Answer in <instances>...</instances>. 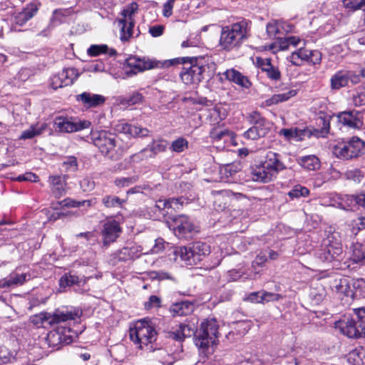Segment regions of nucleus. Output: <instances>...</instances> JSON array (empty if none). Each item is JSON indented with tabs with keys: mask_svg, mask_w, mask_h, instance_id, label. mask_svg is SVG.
Returning a JSON list of instances; mask_svg holds the SVG:
<instances>
[{
	"mask_svg": "<svg viewBox=\"0 0 365 365\" xmlns=\"http://www.w3.org/2000/svg\"><path fill=\"white\" fill-rule=\"evenodd\" d=\"M91 139L102 154L113 160L120 159L130 147L119 136L105 130L92 132Z\"/></svg>",
	"mask_w": 365,
	"mask_h": 365,
	"instance_id": "1",
	"label": "nucleus"
},
{
	"mask_svg": "<svg viewBox=\"0 0 365 365\" xmlns=\"http://www.w3.org/2000/svg\"><path fill=\"white\" fill-rule=\"evenodd\" d=\"M130 338L139 349H151L149 345L155 341L157 331L150 320L141 319L130 328Z\"/></svg>",
	"mask_w": 365,
	"mask_h": 365,
	"instance_id": "2",
	"label": "nucleus"
},
{
	"mask_svg": "<svg viewBox=\"0 0 365 365\" xmlns=\"http://www.w3.org/2000/svg\"><path fill=\"white\" fill-rule=\"evenodd\" d=\"M218 336V325L214 319L202 322L195 338V345L205 354L212 353L213 346Z\"/></svg>",
	"mask_w": 365,
	"mask_h": 365,
	"instance_id": "3",
	"label": "nucleus"
},
{
	"mask_svg": "<svg viewBox=\"0 0 365 365\" xmlns=\"http://www.w3.org/2000/svg\"><path fill=\"white\" fill-rule=\"evenodd\" d=\"M179 62V60L177 59L159 61L132 56L126 60L125 73L128 76H133L147 69L168 68L171 67L173 63Z\"/></svg>",
	"mask_w": 365,
	"mask_h": 365,
	"instance_id": "4",
	"label": "nucleus"
},
{
	"mask_svg": "<svg viewBox=\"0 0 365 365\" xmlns=\"http://www.w3.org/2000/svg\"><path fill=\"white\" fill-rule=\"evenodd\" d=\"M248 23L242 21L222 29L220 43L221 46H237L243 43L249 36Z\"/></svg>",
	"mask_w": 365,
	"mask_h": 365,
	"instance_id": "5",
	"label": "nucleus"
},
{
	"mask_svg": "<svg viewBox=\"0 0 365 365\" xmlns=\"http://www.w3.org/2000/svg\"><path fill=\"white\" fill-rule=\"evenodd\" d=\"M174 59L179 60V63H175L171 66L179 64H190L189 67L184 66L180 73V78L182 82L187 85L198 84L203 78L205 67L197 63L195 57H179Z\"/></svg>",
	"mask_w": 365,
	"mask_h": 365,
	"instance_id": "6",
	"label": "nucleus"
},
{
	"mask_svg": "<svg viewBox=\"0 0 365 365\" xmlns=\"http://www.w3.org/2000/svg\"><path fill=\"white\" fill-rule=\"evenodd\" d=\"M210 253L209 246L201 242H196L190 247H180L175 252V255L179 257L186 264L195 265Z\"/></svg>",
	"mask_w": 365,
	"mask_h": 365,
	"instance_id": "7",
	"label": "nucleus"
},
{
	"mask_svg": "<svg viewBox=\"0 0 365 365\" xmlns=\"http://www.w3.org/2000/svg\"><path fill=\"white\" fill-rule=\"evenodd\" d=\"M138 10V5L133 2L127 5L121 11L122 18L117 20L120 28V39L125 43L133 36L135 25V16Z\"/></svg>",
	"mask_w": 365,
	"mask_h": 365,
	"instance_id": "8",
	"label": "nucleus"
},
{
	"mask_svg": "<svg viewBox=\"0 0 365 365\" xmlns=\"http://www.w3.org/2000/svg\"><path fill=\"white\" fill-rule=\"evenodd\" d=\"M364 142L357 137L350 140L339 142L333 148V154L338 158L349 160L358 157L362 153Z\"/></svg>",
	"mask_w": 365,
	"mask_h": 365,
	"instance_id": "9",
	"label": "nucleus"
},
{
	"mask_svg": "<svg viewBox=\"0 0 365 365\" xmlns=\"http://www.w3.org/2000/svg\"><path fill=\"white\" fill-rule=\"evenodd\" d=\"M91 125L88 120H74L71 118L58 116L54 120L53 127L61 133H73L88 128Z\"/></svg>",
	"mask_w": 365,
	"mask_h": 365,
	"instance_id": "10",
	"label": "nucleus"
},
{
	"mask_svg": "<svg viewBox=\"0 0 365 365\" xmlns=\"http://www.w3.org/2000/svg\"><path fill=\"white\" fill-rule=\"evenodd\" d=\"M175 235L179 238H190L198 232V228L185 215H180L175 220Z\"/></svg>",
	"mask_w": 365,
	"mask_h": 365,
	"instance_id": "11",
	"label": "nucleus"
},
{
	"mask_svg": "<svg viewBox=\"0 0 365 365\" xmlns=\"http://www.w3.org/2000/svg\"><path fill=\"white\" fill-rule=\"evenodd\" d=\"M79 73L74 68H65L51 78V86L53 89H57L64 86L73 84L77 79Z\"/></svg>",
	"mask_w": 365,
	"mask_h": 365,
	"instance_id": "12",
	"label": "nucleus"
},
{
	"mask_svg": "<svg viewBox=\"0 0 365 365\" xmlns=\"http://www.w3.org/2000/svg\"><path fill=\"white\" fill-rule=\"evenodd\" d=\"M324 247L318 252V257L324 262L339 260L342 254L341 245L338 242H331L329 239L324 241Z\"/></svg>",
	"mask_w": 365,
	"mask_h": 365,
	"instance_id": "13",
	"label": "nucleus"
},
{
	"mask_svg": "<svg viewBox=\"0 0 365 365\" xmlns=\"http://www.w3.org/2000/svg\"><path fill=\"white\" fill-rule=\"evenodd\" d=\"M357 322L356 321L354 313L349 317L344 316L341 319L336 322L335 329L344 335L349 338H358L360 336V332L356 327Z\"/></svg>",
	"mask_w": 365,
	"mask_h": 365,
	"instance_id": "14",
	"label": "nucleus"
},
{
	"mask_svg": "<svg viewBox=\"0 0 365 365\" xmlns=\"http://www.w3.org/2000/svg\"><path fill=\"white\" fill-rule=\"evenodd\" d=\"M267 32L270 37L276 38L280 46H297L302 41V39L297 36H279L277 21L267 24Z\"/></svg>",
	"mask_w": 365,
	"mask_h": 365,
	"instance_id": "15",
	"label": "nucleus"
},
{
	"mask_svg": "<svg viewBox=\"0 0 365 365\" xmlns=\"http://www.w3.org/2000/svg\"><path fill=\"white\" fill-rule=\"evenodd\" d=\"M289 58L292 64L300 66L305 61L317 63L320 60V56L316 51H312L307 49V47H300L292 53Z\"/></svg>",
	"mask_w": 365,
	"mask_h": 365,
	"instance_id": "16",
	"label": "nucleus"
},
{
	"mask_svg": "<svg viewBox=\"0 0 365 365\" xmlns=\"http://www.w3.org/2000/svg\"><path fill=\"white\" fill-rule=\"evenodd\" d=\"M121 232L119 223L112 219L108 220L103 225L102 231L104 245H108L115 241Z\"/></svg>",
	"mask_w": 365,
	"mask_h": 365,
	"instance_id": "17",
	"label": "nucleus"
},
{
	"mask_svg": "<svg viewBox=\"0 0 365 365\" xmlns=\"http://www.w3.org/2000/svg\"><path fill=\"white\" fill-rule=\"evenodd\" d=\"M76 98L78 102L81 103L86 108H96L102 106L106 101L103 96L90 92H83L77 95Z\"/></svg>",
	"mask_w": 365,
	"mask_h": 365,
	"instance_id": "18",
	"label": "nucleus"
},
{
	"mask_svg": "<svg viewBox=\"0 0 365 365\" xmlns=\"http://www.w3.org/2000/svg\"><path fill=\"white\" fill-rule=\"evenodd\" d=\"M251 175L254 181L267 183L272 181L277 176V174L271 170H268L261 162L259 165L252 168Z\"/></svg>",
	"mask_w": 365,
	"mask_h": 365,
	"instance_id": "19",
	"label": "nucleus"
},
{
	"mask_svg": "<svg viewBox=\"0 0 365 365\" xmlns=\"http://www.w3.org/2000/svg\"><path fill=\"white\" fill-rule=\"evenodd\" d=\"M339 122L352 128H360L363 125L361 115L356 110L344 111L337 115Z\"/></svg>",
	"mask_w": 365,
	"mask_h": 365,
	"instance_id": "20",
	"label": "nucleus"
},
{
	"mask_svg": "<svg viewBox=\"0 0 365 365\" xmlns=\"http://www.w3.org/2000/svg\"><path fill=\"white\" fill-rule=\"evenodd\" d=\"M262 163H264V165L268 170H271L277 175L279 171L285 168L284 163L279 158V155L271 150L266 152L264 160Z\"/></svg>",
	"mask_w": 365,
	"mask_h": 365,
	"instance_id": "21",
	"label": "nucleus"
},
{
	"mask_svg": "<svg viewBox=\"0 0 365 365\" xmlns=\"http://www.w3.org/2000/svg\"><path fill=\"white\" fill-rule=\"evenodd\" d=\"M71 11L69 9H56L53 11L50 24L46 29H43L40 34V36H47L52 29L65 21V19L69 16Z\"/></svg>",
	"mask_w": 365,
	"mask_h": 365,
	"instance_id": "22",
	"label": "nucleus"
},
{
	"mask_svg": "<svg viewBox=\"0 0 365 365\" xmlns=\"http://www.w3.org/2000/svg\"><path fill=\"white\" fill-rule=\"evenodd\" d=\"M117 130L133 137L148 136L150 131L145 128L138 127L128 123H120L117 125Z\"/></svg>",
	"mask_w": 365,
	"mask_h": 365,
	"instance_id": "23",
	"label": "nucleus"
},
{
	"mask_svg": "<svg viewBox=\"0 0 365 365\" xmlns=\"http://www.w3.org/2000/svg\"><path fill=\"white\" fill-rule=\"evenodd\" d=\"M38 10V8L36 4H29L26 8L14 16V23L19 26H23L36 15Z\"/></svg>",
	"mask_w": 365,
	"mask_h": 365,
	"instance_id": "24",
	"label": "nucleus"
},
{
	"mask_svg": "<svg viewBox=\"0 0 365 365\" xmlns=\"http://www.w3.org/2000/svg\"><path fill=\"white\" fill-rule=\"evenodd\" d=\"M269 125H253L243 134L248 140H257L264 137L269 131Z\"/></svg>",
	"mask_w": 365,
	"mask_h": 365,
	"instance_id": "25",
	"label": "nucleus"
},
{
	"mask_svg": "<svg viewBox=\"0 0 365 365\" xmlns=\"http://www.w3.org/2000/svg\"><path fill=\"white\" fill-rule=\"evenodd\" d=\"M225 76L227 80L243 88H248L251 86V83L248 78L235 69L227 70L225 72Z\"/></svg>",
	"mask_w": 365,
	"mask_h": 365,
	"instance_id": "26",
	"label": "nucleus"
},
{
	"mask_svg": "<svg viewBox=\"0 0 365 365\" xmlns=\"http://www.w3.org/2000/svg\"><path fill=\"white\" fill-rule=\"evenodd\" d=\"M26 279V274L11 273L0 280V288H8L21 285Z\"/></svg>",
	"mask_w": 365,
	"mask_h": 365,
	"instance_id": "27",
	"label": "nucleus"
},
{
	"mask_svg": "<svg viewBox=\"0 0 365 365\" xmlns=\"http://www.w3.org/2000/svg\"><path fill=\"white\" fill-rule=\"evenodd\" d=\"M194 305L192 303L184 301L173 304L170 308V312L175 316H184L187 315L193 311Z\"/></svg>",
	"mask_w": 365,
	"mask_h": 365,
	"instance_id": "28",
	"label": "nucleus"
},
{
	"mask_svg": "<svg viewBox=\"0 0 365 365\" xmlns=\"http://www.w3.org/2000/svg\"><path fill=\"white\" fill-rule=\"evenodd\" d=\"M77 317L78 314L76 312H64L57 309L51 314V326L56 324L74 320Z\"/></svg>",
	"mask_w": 365,
	"mask_h": 365,
	"instance_id": "29",
	"label": "nucleus"
},
{
	"mask_svg": "<svg viewBox=\"0 0 365 365\" xmlns=\"http://www.w3.org/2000/svg\"><path fill=\"white\" fill-rule=\"evenodd\" d=\"M297 93V91L292 89L289 90L287 92L282 93L274 94L271 96L269 98L267 99L264 102L267 106H271L273 105L278 104L279 103H282L288 101L289 98L295 96Z\"/></svg>",
	"mask_w": 365,
	"mask_h": 365,
	"instance_id": "30",
	"label": "nucleus"
},
{
	"mask_svg": "<svg viewBox=\"0 0 365 365\" xmlns=\"http://www.w3.org/2000/svg\"><path fill=\"white\" fill-rule=\"evenodd\" d=\"M195 334V328L188 324H180L179 328L174 331L170 332V336L175 340H182L185 337L191 336Z\"/></svg>",
	"mask_w": 365,
	"mask_h": 365,
	"instance_id": "31",
	"label": "nucleus"
},
{
	"mask_svg": "<svg viewBox=\"0 0 365 365\" xmlns=\"http://www.w3.org/2000/svg\"><path fill=\"white\" fill-rule=\"evenodd\" d=\"M92 205V201L90 200L76 201L70 198H66L61 202L51 204V207L53 210H58V206L61 207H79L81 206L91 207Z\"/></svg>",
	"mask_w": 365,
	"mask_h": 365,
	"instance_id": "32",
	"label": "nucleus"
},
{
	"mask_svg": "<svg viewBox=\"0 0 365 365\" xmlns=\"http://www.w3.org/2000/svg\"><path fill=\"white\" fill-rule=\"evenodd\" d=\"M46 123H37L36 125H32L27 130H25L22 132L21 135L19 137V139L26 140V139H31L35 136L41 135L46 128Z\"/></svg>",
	"mask_w": 365,
	"mask_h": 365,
	"instance_id": "33",
	"label": "nucleus"
},
{
	"mask_svg": "<svg viewBox=\"0 0 365 365\" xmlns=\"http://www.w3.org/2000/svg\"><path fill=\"white\" fill-rule=\"evenodd\" d=\"M297 160L301 166L309 170H316L320 167L319 159L313 155L302 157Z\"/></svg>",
	"mask_w": 365,
	"mask_h": 365,
	"instance_id": "34",
	"label": "nucleus"
},
{
	"mask_svg": "<svg viewBox=\"0 0 365 365\" xmlns=\"http://www.w3.org/2000/svg\"><path fill=\"white\" fill-rule=\"evenodd\" d=\"M348 78L346 71H339L331 78V87L332 89H339L347 86Z\"/></svg>",
	"mask_w": 365,
	"mask_h": 365,
	"instance_id": "35",
	"label": "nucleus"
},
{
	"mask_svg": "<svg viewBox=\"0 0 365 365\" xmlns=\"http://www.w3.org/2000/svg\"><path fill=\"white\" fill-rule=\"evenodd\" d=\"M86 282V278H79L78 276L66 274L62 276L59 280V285L61 287H70L74 284L81 285Z\"/></svg>",
	"mask_w": 365,
	"mask_h": 365,
	"instance_id": "36",
	"label": "nucleus"
},
{
	"mask_svg": "<svg viewBox=\"0 0 365 365\" xmlns=\"http://www.w3.org/2000/svg\"><path fill=\"white\" fill-rule=\"evenodd\" d=\"M30 321L37 327H44L46 324L51 326V314L48 312H40L31 316Z\"/></svg>",
	"mask_w": 365,
	"mask_h": 365,
	"instance_id": "37",
	"label": "nucleus"
},
{
	"mask_svg": "<svg viewBox=\"0 0 365 365\" xmlns=\"http://www.w3.org/2000/svg\"><path fill=\"white\" fill-rule=\"evenodd\" d=\"M87 53L90 56H98L100 55L115 56L117 52L113 48L109 47H89L87 50Z\"/></svg>",
	"mask_w": 365,
	"mask_h": 365,
	"instance_id": "38",
	"label": "nucleus"
},
{
	"mask_svg": "<svg viewBox=\"0 0 365 365\" xmlns=\"http://www.w3.org/2000/svg\"><path fill=\"white\" fill-rule=\"evenodd\" d=\"M351 259L355 263L365 259V247L361 244L356 243L352 245Z\"/></svg>",
	"mask_w": 365,
	"mask_h": 365,
	"instance_id": "39",
	"label": "nucleus"
},
{
	"mask_svg": "<svg viewBox=\"0 0 365 365\" xmlns=\"http://www.w3.org/2000/svg\"><path fill=\"white\" fill-rule=\"evenodd\" d=\"M354 313L357 322L356 327L360 332V336H365V309H354Z\"/></svg>",
	"mask_w": 365,
	"mask_h": 365,
	"instance_id": "40",
	"label": "nucleus"
},
{
	"mask_svg": "<svg viewBox=\"0 0 365 365\" xmlns=\"http://www.w3.org/2000/svg\"><path fill=\"white\" fill-rule=\"evenodd\" d=\"M336 290L346 297H353L354 292L347 279H341L336 285Z\"/></svg>",
	"mask_w": 365,
	"mask_h": 365,
	"instance_id": "41",
	"label": "nucleus"
},
{
	"mask_svg": "<svg viewBox=\"0 0 365 365\" xmlns=\"http://www.w3.org/2000/svg\"><path fill=\"white\" fill-rule=\"evenodd\" d=\"M138 175H134L130 177H120L115 180L114 184L118 187H128L135 183L138 180Z\"/></svg>",
	"mask_w": 365,
	"mask_h": 365,
	"instance_id": "42",
	"label": "nucleus"
},
{
	"mask_svg": "<svg viewBox=\"0 0 365 365\" xmlns=\"http://www.w3.org/2000/svg\"><path fill=\"white\" fill-rule=\"evenodd\" d=\"M309 194V190L300 185H295L289 192L288 196L291 199L299 198L300 197H307Z\"/></svg>",
	"mask_w": 365,
	"mask_h": 365,
	"instance_id": "43",
	"label": "nucleus"
},
{
	"mask_svg": "<svg viewBox=\"0 0 365 365\" xmlns=\"http://www.w3.org/2000/svg\"><path fill=\"white\" fill-rule=\"evenodd\" d=\"M61 337L58 327L50 331L46 338L48 345L50 346L57 347L60 344H62Z\"/></svg>",
	"mask_w": 365,
	"mask_h": 365,
	"instance_id": "44",
	"label": "nucleus"
},
{
	"mask_svg": "<svg viewBox=\"0 0 365 365\" xmlns=\"http://www.w3.org/2000/svg\"><path fill=\"white\" fill-rule=\"evenodd\" d=\"M247 120L252 125H269L261 114L256 110L251 111L247 115Z\"/></svg>",
	"mask_w": 365,
	"mask_h": 365,
	"instance_id": "45",
	"label": "nucleus"
},
{
	"mask_svg": "<svg viewBox=\"0 0 365 365\" xmlns=\"http://www.w3.org/2000/svg\"><path fill=\"white\" fill-rule=\"evenodd\" d=\"M188 148V141L184 138H178L173 140L170 145L172 151L175 153H181Z\"/></svg>",
	"mask_w": 365,
	"mask_h": 365,
	"instance_id": "46",
	"label": "nucleus"
},
{
	"mask_svg": "<svg viewBox=\"0 0 365 365\" xmlns=\"http://www.w3.org/2000/svg\"><path fill=\"white\" fill-rule=\"evenodd\" d=\"M125 201L118 197L113 195H107L102 200L103 204L108 208L121 207Z\"/></svg>",
	"mask_w": 365,
	"mask_h": 365,
	"instance_id": "47",
	"label": "nucleus"
},
{
	"mask_svg": "<svg viewBox=\"0 0 365 365\" xmlns=\"http://www.w3.org/2000/svg\"><path fill=\"white\" fill-rule=\"evenodd\" d=\"M58 329L59 331L60 336H61L62 344H68L72 342L73 335V331L70 328H67L63 326H58Z\"/></svg>",
	"mask_w": 365,
	"mask_h": 365,
	"instance_id": "48",
	"label": "nucleus"
},
{
	"mask_svg": "<svg viewBox=\"0 0 365 365\" xmlns=\"http://www.w3.org/2000/svg\"><path fill=\"white\" fill-rule=\"evenodd\" d=\"M344 6L351 11L365 9V0H344Z\"/></svg>",
	"mask_w": 365,
	"mask_h": 365,
	"instance_id": "49",
	"label": "nucleus"
},
{
	"mask_svg": "<svg viewBox=\"0 0 365 365\" xmlns=\"http://www.w3.org/2000/svg\"><path fill=\"white\" fill-rule=\"evenodd\" d=\"M166 149V143L163 141H154L150 149H148L149 157H152L158 153L165 151Z\"/></svg>",
	"mask_w": 365,
	"mask_h": 365,
	"instance_id": "50",
	"label": "nucleus"
},
{
	"mask_svg": "<svg viewBox=\"0 0 365 365\" xmlns=\"http://www.w3.org/2000/svg\"><path fill=\"white\" fill-rule=\"evenodd\" d=\"M278 24V31H279V36H291L289 33L292 31L293 26L292 25L281 21H277Z\"/></svg>",
	"mask_w": 365,
	"mask_h": 365,
	"instance_id": "51",
	"label": "nucleus"
},
{
	"mask_svg": "<svg viewBox=\"0 0 365 365\" xmlns=\"http://www.w3.org/2000/svg\"><path fill=\"white\" fill-rule=\"evenodd\" d=\"M345 177L346 179L353 180L355 182H361L364 179L362 173L359 170L346 171L345 173Z\"/></svg>",
	"mask_w": 365,
	"mask_h": 365,
	"instance_id": "52",
	"label": "nucleus"
},
{
	"mask_svg": "<svg viewBox=\"0 0 365 365\" xmlns=\"http://www.w3.org/2000/svg\"><path fill=\"white\" fill-rule=\"evenodd\" d=\"M353 103L356 106L365 105V88H360L353 96Z\"/></svg>",
	"mask_w": 365,
	"mask_h": 365,
	"instance_id": "53",
	"label": "nucleus"
},
{
	"mask_svg": "<svg viewBox=\"0 0 365 365\" xmlns=\"http://www.w3.org/2000/svg\"><path fill=\"white\" fill-rule=\"evenodd\" d=\"M227 204V198L223 196L221 193H218L215 195L214 206L215 208L221 211L223 210Z\"/></svg>",
	"mask_w": 365,
	"mask_h": 365,
	"instance_id": "54",
	"label": "nucleus"
},
{
	"mask_svg": "<svg viewBox=\"0 0 365 365\" xmlns=\"http://www.w3.org/2000/svg\"><path fill=\"white\" fill-rule=\"evenodd\" d=\"M164 250V241L163 239H157L155 241V245L152 247L150 250L145 251L143 252V249L141 248L140 252L142 254L148 255V254H157Z\"/></svg>",
	"mask_w": 365,
	"mask_h": 365,
	"instance_id": "55",
	"label": "nucleus"
},
{
	"mask_svg": "<svg viewBox=\"0 0 365 365\" xmlns=\"http://www.w3.org/2000/svg\"><path fill=\"white\" fill-rule=\"evenodd\" d=\"M262 303L278 301L282 298L281 294L262 291Z\"/></svg>",
	"mask_w": 365,
	"mask_h": 365,
	"instance_id": "56",
	"label": "nucleus"
},
{
	"mask_svg": "<svg viewBox=\"0 0 365 365\" xmlns=\"http://www.w3.org/2000/svg\"><path fill=\"white\" fill-rule=\"evenodd\" d=\"M348 81H350L352 83L356 84L361 81L365 77V70L360 71L359 74H356L352 71H346Z\"/></svg>",
	"mask_w": 365,
	"mask_h": 365,
	"instance_id": "57",
	"label": "nucleus"
},
{
	"mask_svg": "<svg viewBox=\"0 0 365 365\" xmlns=\"http://www.w3.org/2000/svg\"><path fill=\"white\" fill-rule=\"evenodd\" d=\"M298 132L299 130L297 129H282L280 131H279V134L280 135H282L285 137L286 139L287 140H291V139H296V140H298Z\"/></svg>",
	"mask_w": 365,
	"mask_h": 365,
	"instance_id": "58",
	"label": "nucleus"
},
{
	"mask_svg": "<svg viewBox=\"0 0 365 365\" xmlns=\"http://www.w3.org/2000/svg\"><path fill=\"white\" fill-rule=\"evenodd\" d=\"M161 303V299L155 296L152 295L149 297V300L145 303V307L146 309H150L154 307H160Z\"/></svg>",
	"mask_w": 365,
	"mask_h": 365,
	"instance_id": "59",
	"label": "nucleus"
},
{
	"mask_svg": "<svg viewBox=\"0 0 365 365\" xmlns=\"http://www.w3.org/2000/svg\"><path fill=\"white\" fill-rule=\"evenodd\" d=\"M143 101V96L139 93H135L128 98H125L123 102L126 103L129 106H133L140 103Z\"/></svg>",
	"mask_w": 365,
	"mask_h": 365,
	"instance_id": "60",
	"label": "nucleus"
},
{
	"mask_svg": "<svg viewBox=\"0 0 365 365\" xmlns=\"http://www.w3.org/2000/svg\"><path fill=\"white\" fill-rule=\"evenodd\" d=\"M210 138L213 139L214 140H220L223 137L226 135H229V131L227 130H220L217 129H213L210 131Z\"/></svg>",
	"mask_w": 365,
	"mask_h": 365,
	"instance_id": "61",
	"label": "nucleus"
},
{
	"mask_svg": "<svg viewBox=\"0 0 365 365\" xmlns=\"http://www.w3.org/2000/svg\"><path fill=\"white\" fill-rule=\"evenodd\" d=\"M148 153V149L145 148L141 150L140 152L133 154L130 156L131 161L134 163H138L141 160H143L145 158H147L149 157V155H147L146 153Z\"/></svg>",
	"mask_w": 365,
	"mask_h": 365,
	"instance_id": "62",
	"label": "nucleus"
},
{
	"mask_svg": "<svg viewBox=\"0 0 365 365\" xmlns=\"http://www.w3.org/2000/svg\"><path fill=\"white\" fill-rule=\"evenodd\" d=\"M261 296L262 291L252 292L245 298V300L252 303H262V299L261 298Z\"/></svg>",
	"mask_w": 365,
	"mask_h": 365,
	"instance_id": "63",
	"label": "nucleus"
},
{
	"mask_svg": "<svg viewBox=\"0 0 365 365\" xmlns=\"http://www.w3.org/2000/svg\"><path fill=\"white\" fill-rule=\"evenodd\" d=\"M352 287L356 289V293L359 292L362 293L365 292V280L363 279H356L352 282Z\"/></svg>",
	"mask_w": 365,
	"mask_h": 365,
	"instance_id": "64",
	"label": "nucleus"
}]
</instances>
